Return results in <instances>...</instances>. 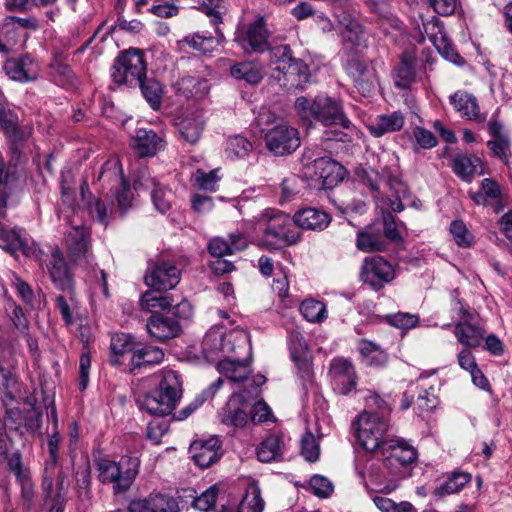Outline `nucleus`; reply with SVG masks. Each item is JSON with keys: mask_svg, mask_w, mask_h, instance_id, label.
Listing matches in <instances>:
<instances>
[{"mask_svg": "<svg viewBox=\"0 0 512 512\" xmlns=\"http://www.w3.org/2000/svg\"><path fill=\"white\" fill-rule=\"evenodd\" d=\"M294 109L304 121L316 120L325 126L339 125L343 128H349L351 124L341 103L324 94L317 95L314 99L300 96L295 100Z\"/></svg>", "mask_w": 512, "mask_h": 512, "instance_id": "obj_1", "label": "nucleus"}, {"mask_svg": "<svg viewBox=\"0 0 512 512\" xmlns=\"http://www.w3.org/2000/svg\"><path fill=\"white\" fill-rule=\"evenodd\" d=\"M260 223L264 225L260 246L275 250L298 242L300 232L296 228L294 218L275 210L266 209L262 212Z\"/></svg>", "mask_w": 512, "mask_h": 512, "instance_id": "obj_2", "label": "nucleus"}, {"mask_svg": "<svg viewBox=\"0 0 512 512\" xmlns=\"http://www.w3.org/2000/svg\"><path fill=\"white\" fill-rule=\"evenodd\" d=\"M277 116L269 109H261L257 116L258 126L265 130L271 124L272 128L267 129L264 140L267 149L276 156H284L293 153L301 144L299 132L284 122L277 123Z\"/></svg>", "mask_w": 512, "mask_h": 512, "instance_id": "obj_3", "label": "nucleus"}, {"mask_svg": "<svg viewBox=\"0 0 512 512\" xmlns=\"http://www.w3.org/2000/svg\"><path fill=\"white\" fill-rule=\"evenodd\" d=\"M182 394V381L180 375L170 369L163 370L159 387L139 402L141 409L151 415L165 416L176 407Z\"/></svg>", "mask_w": 512, "mask_h": 512, "instance_id": "obj_4", "label": "nucleus"}, {"mask_svg": "<svg viewBox=\"0 0 512 512\" xmlns=\"http://www.w3.org/2000/svg\"><path fill=\"white\" fill-rule=\"evenodd\" d=\"M355 436L360 446L369 452L386 449L390 441L389 423L385 416L377 412H363L353 423Z\"/></svg>", "mask_w": 512, "mask_h": 512, "instance_id": "obj_5", "label": "nucleus"}, {"mask_svg": "<svg viewBox=\"0 0 512 512\" xmlns=\"http://www.w3.org/2000/svg\"><path fill=\"white\" fill-rule=\"evenodd\" d=\"M139 465L140 461L135 456H122L119 462L100 459L96 463L98 479L104 484L112 483L116 494L125 492L134 482Z\"/></svg>", "mask_w": 512, "mask_h": 512, "instance_id": "obj_6", "label": "nucleus"}, {"mask_svg": "<svg viewBox=\"0 0 512 512\" xmlns=\"http://www.w3.org/2000/svg\"><path fill=\"white\" fill-rule=\"evenodd\" d=\"M146 63L141 51L122 52L115 60L111 77L116 84L136 86L146 76Z\"/></svg>", "mask_w": 512, "mask_h": 512, "instance_id": "obj_7", "label": "nucleus"}, {"mask_svg": "<svg viewBox=\"0 0 512 512\" xmlns=\"http://www.w3.org/2000/svg\"><path fill=\"white\" fill-rule=\"evenodd\" d=\"M24 178L18 168L4 166V158L0 153V213L5 215V209L16 206L24 190Z\"/></svg>", "mask_w": 512, "mask_h": 512, "instance_id": "obj_8", "label": "nucleus"}, {"mask_svg": "<svg viewBox=\"0 0 512 512\" xmlns=\"http://www.w3.org/2000/svg\"><path fill=\"white\" fill-rule=\"evenodd\" d=\"M60 445V436L54 431L48 438L47 446L49 458L45 462L42 487L48 497H51L54 491L61 492L64 489V474L58 466V451Z\"/></svg>", "mask_w": 512, "mask_h": 512, "instance_id": "obj_9", "label": "nucleus"}, {"mask_svg": "<svg viewBox=\"0 0 512 512\" xmlns=\"http://www.w3.org/2000/svg\"><path fill=\"white\" fill-rule=\"evenodd\" d=\"M234 333H226L222 326L212 327L202 341V353L210 362H219L234 352Z\"/></svg>", "mask_w": 512, "mask_h": 512, "instance_id": "obj_10", "label": "nucleus"}, {"mask_svg": "<svg viewBox=\"0 0 512 512\" xmlns=\"http://www.w3.org/2000/svg\"><path fill=\"white\" fill-rule=\"evenodd\" d=\"M395 278L394 266L383 257H367L363 260L360 269V279L373 290L382 289L385 284Z\"/></svg>", "mask_w": 512, "mask_h": 512, "instance_id": "obj_11", "label": "nucleus"}, {"mask_svg": "<svg viewBox=\"0 0 512 512\" xmlns=\"http://www.w3.org/2000/svg\"><path fill=\"white\" fill-rule=\"evenodd\" d=\"M23 408L9 407L6 410L7 418L14 425L15 428L24 427L28 431H36L42 424V411L37 405L35 395H28L23 397L20 402Z\"/></svg>", "mask_w": 512, "mask_h": 512, "instance_id": "obj_12", "label": "nucleus"}, {"mask_svg": "<svg viewBox=\"0 0 512 512\" xmlns=\"http://www.w3.org/2000/svg\"><path fill=\"white\" fill-rule=\"evenodd\" d=\"M382 454L386 455L385 466L392 469L393 476L398 479L404 475L402 469L417 458L415 448L405 440L400 439H390L386 449L382 450Z\"/></svg>", "mask_w": 512, "mask_h": 512, "instance_id": "obj_13", "label": "nucleus"}, {"mask_svg": "<svg viewBox=\"0 0 512 512\" xmlns=\"http://www.w3.org/2000/svg\"><path fill=\"white\" fill-rule=\"evenodd\" d=\"M181 279L179 268L168 261H158L146 271L144 281L147 286L157 291L171 290Z\"/></svg>", "mask_w": 512, "mask_h": 512, "instance_id": "obj_14", "label": "nucleus"}, {"mask_svg": "<svg viewBox=\"0 0 512 512\" xmlns=\"http://www.w3.org/2000/svg\"><path fill=\"white\" fill-rule=\"evenodd\" d=\"M423 37L427 36L436 50L448 61L460 64L462 58L457 54L451 41L444 32L441 21L433 16L430 20L423 22Z\"/></svg>", "mask_w": 512, "mask_h": 512, "instance_id": "obj_15", "label": "nucleus"}, {"mask_svg": "<svg viewBox=\"0 0 512 512\" xmlns=\"http://www.w3.org/2000/svg\"><path fill=\"white\" fill-rule=\"evenodd\" d=\"M455 310L460 316L454 330L458 342L468 348L478 347L484 339L485 331L473 322L472 315L463 303L457 301Z\"/></svg>", "mask_w": 512, "mask_h": 512, "instance_id": "obj_16", "label": "nucleus"}, {"mask_svg": "<svg viewBox=\"0 0 512 512\" xmlns=\"http://www.w3.org/2000/svg\"><path fill=\"white\" fill-rule=\"evenodd\" d=\"M330 376L333 389L341 395H348L356 388L357 374L355 367L351 361L345 358L332 360Z\"/></svg>", "mask_w": 512, "mask_h": 512, "instance_id": "obj_17", "label": "nucleus"}, {"mask_svg": "<svg viewBox=\"0 0 512 512\" xmlns=\"http://www.w3.org/2000/svg\"><path fill=\"white\" fill-rule=\"evenodd\" d=\"M128 512H180V508L173 496L151 493L144 498L130 501Z\"/></svg>", "mask_w": 512, "mask_h": 512, "instance_id": "obj_18", "label": "nucleus"}, {"mask_svg": "<svg viewBox=\"0 0 512 512\" xmlns=\"http://www.w3.org/2000/svg\"><path fill=\"white\" fill-rule=\"evenodd\" d=\"M65 243L73 262L81 264L89 258L90 233L83 225L73 224L66 232Z\"/></svg>", "mask_w": 512, "mask_h": 512, "instance_id": "obj_19", "label": "nucleus"}, {"mask_svg": "<svg viewBox=\"0 0 512 512\" xmlns=\"http://www.w3.org/2000/svg\"><path fill=\"white\" fill-rule=\"evenodd\" d=\"M247 401L248 399L244 393L232 394L219 412L220 422L228 427L244 428L250 419L243 408Z\"/></svg>", "mask_w": 512, "mask_h": 512, "instance_id": "obj_20", "label": "nucleus"}, {"mask_svg": "<svg viewBox=\"0 0 512 512\" xmlns=\"http://www.w3.org/2000/svg\"><path fill=\"white\" fill-rule=\"evenodd\" d=\"M305 158L312 161L314 175L321 180L323 186L331 187L342 180L343 168L331 158L326 156L313 158L310 150L305 152Z\"/></svg>", "mask_w": 512, "mask_h": 512, "instance_id": "obj_21", "label": "nucleus"}, {"mask_svg": "<svg viewBox=\"0 0 512 512\" xmlns=\"http://www.w3.org/2000/svg\"><path fill=\"white\" fill-rule=\"evenodd\" d=\"M4 71L11 80L24 83L37 79L39 66L29 55H24L8 59L4 64Z\"/></svg>", "mask_w": 512, "mask_h": 512, "instance_id": "obj_22", "label": "nucleus"}, {"mask_svg": "<svg viewBox=\"0 0 512 512\" xmlns=\"http://www.w3.org/2000/svg\"><path fill=\"white\" fill-rule=\"evenodd\" d=\"M47 270L54 285L62 291L72 289V276L63 253L59 248L52 249L47 262Z\"/></svg>", "mask_w": 512, "mask_h": 512, "instance_id": "obj_23", "label": "nucleus"}, {"mask_svg": "<svg viewBox=\"0 0 512 512\" xmlns=\"http://www.w3.org/2000/svg\"><path fill=\"white\" fill-rule=\"evenodd\" d=\"M221 444L217 437H211L207 440L194 441L190 446V453L197 466L208 468L220 457Z\"/></svg>", "mask_w": 512, "mask_h": 512, "instance_id": "obj_24", "label": "nucleus"}, {"mask_svg": "<svg viewBox=\"0 0 512 512\" xmlns=\"http://www.w3.org/2000/svg\"><path fill=\"white\" fill-rule=\"evenodd\" d=\"M28 35L16 28L14 17L8 16L0 23V53L8 54L21 48Z\"/></svg>", "mask_w": 512, "mask_h": 512, "instance_id": "obj_25", "label": "nucleus"}, {"mask_svg": "<svg viewBox=\"0 0 512 512\" xmlns=\"http://www.w3.org/2000/svg\"><path fill=\"white\" fill-rule=\"evenodd\" d=\"M135 185L151 190L153 205L160 213L165 214L171 208L174 198L172 191L161 186L154 178L143 174L135 181Z\"/></svg>", "mask_w": 512, "mask_h": 512, "instance_id": "obj_26", "label": "nucleus"}, {"mask_svg": "<svg viewBox=\"0 0 512 512\" xmlns=\"http://www.w3.org/2000/svg\"><path fill=\"white\" fill-rule=\"evenodd\" d=\"M346 69L359 90L370 92L371 88L374 87L376 83L375 72L364 59L360 57L351 58Z\"/></svg>", "mask_w": 512, "mask_h": 512, "instance_id": "obj_27", "label": "nucleus"}, {"mask_svg": "<svg viewBox=\"0 0 512 512\" xmlns=\"http://www.w3.org/2000/svg\"><path fill=\"white\" fill-rule=\"evenodd\" d=\"M146 328L149 335L158 341H166L177 337L181 331L178 320L160 314L152 315L146 324Z\"/></svg>", "mask_w": 512, "mask_h": 512, "instance_id": "obj_28", "label": "nucleus"}, {"mask_svg": "<svg viewBox=\"0 0 512 512\" xmlns=\"http://www.w3.org/2000/svg\"><path fill=\"white\" fill-rule=\"evenodd\" d=\"M0 126L9 142H23L32 133L30 126L20 127L17 114L10 109H6L2 104H0Z\"/></svg>", "mask_w": 512, "mask_h": 512, "instance_id": "obj_29", "label": "nucleus"}, {"mask_svg": "<svg viewBox=\"0 0 512 512\" xmlns=\"http://www.w3.org/2000/svg\"><path fill=\"white\" fill-rule=\"evenodd\" d=\"M453 172L463 181L471 182L476 175L483 174V163L476 155L458 154L452 161Z\"/></svg>", "mask_w": 512, "mask_h": 512, "instance_id": "obj_30", "label": "nucleus"}, {"mask_svg": "<svg viewBox=\"0 0 512 512\" xmlns=\"http://www.w3.org/2000/svg\"><path fill=\"white\" fill-rule=\"evenodd\" d=\"M112 172L114 181L120 186V190L116 192L115 197L119 208L124 212L132 203V191L129 187V183L125 180L118 161H109L103 167L100 178L107 172Z\"/></svg>", "mask_w": 512, "mask_h": 512, "instance_id": "obj_31", "label": "nucleus"}, {"mask_svg": "<svg viewBox=\"0 0 512 512\" xmlns=\"http://www.w3.org/2000/svg\"><path fill=\"white\" fill-rule=\"evenodd\" d=\"M131 146L140 157L152 156L162 147V139L152 130L138 129Z\"/></svg>", "mask_w": 512, "mask_h": 512, "instance_id": "obj_32", "label": "nucleus"}, {"mask_svg": "<svg viewBox=\"0 0 512 512\" xmlns=\"http://www.w3.org/2000/svg\"><path fill=\"white\" fill-rule=\"evenodd\" d=\"M204 114L200 110H194L186 113L179 123V132L189 143H196L204 130Z\"/></svg>", "mask_w": 512, "mask_h": 512, "instance_id": "obj_33", "label": "nucleus"}, {"mask_svg": "<svg viewBox=\"0 0 512 512\" xmlns=\"http://www.w3.org/2000/svg\"><path fill=\"white\" fill-rule=\"evenodd\" d=\"M293 218L296 228L300 227L308 230H323L331 221L329 214L315 208L302 209Z\"/></svg>", "mask_w": 512, "mask_h": 512, "instance_id": "obj_34", "label": "nucleus"}, {"mask_svg": "<svg viewBox=\"0 0 512 512\" xmlns=\"http://www.w3.org/2000/svg\"><path fill=\"white\" fill-rule=\"evenodd\" d=\"M216 36H206L201 33H193L185 36L179 43L203 54H211L215 51L224 39V35L216 28Z\"/></svg>", "mask_w": 512, "mask_h": 512, "instance_id": "obj_35", "label": "nucleus"}, {"mask_svg": "<svg viewBox=\"0 0 512 512\" xmlns=\"http://www.w3.org/2000/svg\"><path fill=\"white\" fill-rule=\"evenodd\" d=\"M175 92L185 98L200 99L208 91V83L205 79L193 76H184L173 83Z\"/></svg>", "mask_w": 512, "mask_h": 512, "instance_id": "obj_36", "label": "nucleus"}, {"mask_svg": "<svg viewBox=\"0 0 512 512\" xmlns=\"http://www.w3.org/2000/svg\"><path fill=\"white\" fill-rule=\"evenodd\" d=\"M450 100L461 116L477 122L484 121L485 118L480 114L477 99L473 95L466 92H456L450 97Z\"/></svg>", "mask_w": 512, "mask_h": 512, "instance_id": "obj_37", "label": "nucleus"}, {"mask_svg": "<svg viewBox=\"0 0 512 512\" xmlns=\"http://www.w3.org/2000/svg\"><path fill=\"white\" fill-rule=\"evenodd\" d=\"M404 125V117L399 112L379 115L368 125L369 132L375 137L399 131Z\"/></svg>", "mask_w": 512, "mask_h": 512, "instance_id": "obj_38", "label": "nucleus"}, {"mask_svg": "<svg viewBox=\"0 0 512 512\" xmlns=\"http://www.w3.org/2000/svg\"><path fill=\"white\" fill-rule=\"evenodd\" d=\"M0 247L14 254L17 251L26 253L29 248L28 240L22 236L20 228L7 229L0 223Z\"/></svg>", "mask_w": 512, "mask_h": 512, "instance_id": "obj_39", "label": "nucleus"}, {"mask_svg": "<svg viewBox=\"0 0 512 512\" xmlns=\"http://www.w3.org/2000/svg\"><path fill=\"white\" fill-rule=\"evenodd\" d=\"M268 31L263 17L257 18L246 31L244 42H247L254 52H263L268 46Z\"/></svg>", "mask_w": 512, "mask_h": 512, "instance_id": "obj_40", "label": "nucleus"}, {"mask_svg": "<svg viewBox=\"0 0 512 512\" xmlns=\"http://www.w3.org/2000/svg\"><path fill=\"white\" fill-rule=\"evenodd\" d=\"M257 458L261 462L277 461L283 454V442L277 435L265 438L256 449Z\"/></svg>", "mask_w": 512, "mask_h": 512, "instance_id": "obj_41", "label": "nucleus"}, {"mask_svg": "<svg viewBox=\"0 0 512 512\" xmlns=\"http://www.w3.org/2000/svg\"><path fill=\"white\" fill-rule=\"evenodd\" d=\"M11 475L14 476L21 489V501L25 509H30L34 500V483L32 481L30 469L25 465L20 470H16Z\"/></svg>", "mask_w": 512, "mask_h": 512, "instance_id": "obj_42", "label": "nucleus"}, {"mask_svg": "<svg viewBox=\"0 0 512 512\" xmlns=\"http://www.w3.org/2000/svg\"><path fill=\"white\" fill-rule=\"evenodd\" d=\"M218 371L231 381L239 382L248 375V362L245 360H232L229 357L217 362Z\"/></svg>", "mask_w": 512, "mask_h": 512, "instance_id": "obj_43", "label": "nucleus"}, {"mask_svg": "<svg viewBox=\"0 0 512 512\" xmlns=\"http://www.w3.org/2000/svg\"><path fill=\"white\" fill-rule=\"evenodd\" d=\"M363 362L368 366H382L388 360L387 353L379 345L368 340H361L358 346Z\"/></svg>", "mask_w": 512, "mask_h": 512, "instance_id": "obj_44", "label": "nucleus"}, {"mask_svg": "<svg viewBox=\"0 0 512 512\" xmlns=\"http://www.w3.org/2000/svg\"><path fill=\"white\" fill-rule=\"evenodd\" d=\"M164 359V352L157 347H144L133 351L131 357L132 370L145 365L159 364Z\"/></svg>", "mask_w": 512, "mask_h": 512, "instance_id": "obj_45", "label": "nucleus"}, {"mask_svg": "<svg viewBox=\"0 0 512 512\" xmlns=\"http://www.w3.org/2000/svg\"><path fill=\"white\" fill-rule=\"evenodd\" d=\"M142 92V95L149 103L152 109L157 110L160 108L163 96V87L159 81L153 78H146V76L137 84Z\"/></svg>", "mask_w": 512, "mask_h": 512, "instance_id": "obj_46", "label": "nucleus"}, {"mask_svg": "<svg viewBox=\"0 0 512 512\" xmlns=\"http://www.w3.org/2000/svg\"><path fill=\"white\" fill-rule=\"evenodd\" d=\"M415 78V69L412 61L407 57H403L393 72L395 86L400 89H409L415 82Z\"/></svg>", "mask_w": 512, "mask_h": 512, "instance_id": "obj_47", "label": "nucleus"}, {"mask_svg": "<svg viewBox=\"0 0 512 512\" xmlns=\"http://www.w3.org/2000/svg\"><path fill=\"white\" fill-rule=\"evenodd\" d=\"M470 480L471 476L468 473L453 472L444 483L435 488L434 494L437 496H444L458 493L470 482Z\"/></svg>", "mask_w": 512, "mask_h": 512, "instance_id": "obj_48", "label": "nucleus"}, {"mask_svg": "<svg viewBox=\"0 0 512 512\" xmlns=\"http://www.w3.org/2000/svg\"><path fill=\"white\" fill-rule=\"evenodd\" d=\"M231 76L235 79L244 80L249 84H257L263 75L261 68L253 62L237 63L231 67Z\"/></svg>", "mask_w": 512, "mask_h": 512, "instance_id": "obj_49", "label": "nucleus"}, {"mask_svg": "<svg viewBox=\"0 0 512 512\" xmlns=\"http://www.w3.org/2000/svg\"><path fill=\"white\" fill-rule=\"evenodd\" d=\"M253 150V144L245 137L235 135L226 141L225 153L231 160L243 159Z\"/></svg>", "mask_w": 512, "mask_h": 512, "instance_id": "obj_50", "label": "nucleus"}, {"mask_svg": "<svg viewBox=\"0 0 512 512\" xmlns=\"http://www.w3.org/2000/svg\"><path fill=\"white\" fill-rule=\"evenodd\" d=\"M157 290H148L141 295L140 307L144 311L153 312L156 309L165 310L172 306V298L157 293Z\"/></svg>", "mask_w": 512, "mask_h": 512, "instance_id": "obj_51", "label": "nucleus"}, {"mask_svg": "<svg viewBox=\"0 0 512 512\" xmlns=\"http://www.w3.org/2000/svg\"><path fill=\"white\" fill-rule=\"evenodd\" d=\"M302 316L309 322L321 323L327 318L326 306L315 299H305L300 305Z\"/></svg>", "mask_w": 512, "mask_h": 512, "instance_id": "obj_52", "label": "nucleus"}, {"mask_svg": "<svg viewBox=\"0 0 512 512\" xmlns=\"http://www.w3.org/2000/svg\"><path fill=\"white\" fill-rule=\"evenodd\" d=\"M294 57L287 45H279L269 50L270 65L280 73L285 74Z\"/></svg>", "mask_w": 512, "mask_h": 512, "instance_id": "obj_53", "label": "nucleus"}, {"mask_svg": "<svg viewBox=\"0 0 512 512\" xmlns=\"http://www.w3.org/2000/svg\"><path fill=\"white\" fill-rule=\"evenodd\" d=\"M338 24L341 27V35L345 41L352 44L359 43L363 29L357 20L345 14L338 20Z\"/></svg>", "mask_w": 512, "mask_h": 512, "instance_id": "obj_54", "label": "nucleus"}, {"mask_svg": "<svg viewBox=\"0 0 512 512\" xmlns=\"http://www.w3.org/2000/svg\"><path fill=\"white\" fill-rule=\"evenodd\" d=\"M264 501L257 486L251 485L238 505L237 512H262Z\"/></svg>", "mask_w": 512, "mask_h": 512, "instance_id": "obj_55", "label": "nucleus"}, {"mask_svg": "<svg viewBox=\"0 0 512 512\" xmlns=\"http://www.w3.org/2000/svg\"><path fill=\"white\" fill-rule=\"evenodd\" d=\"M356 246L364 252H372L382 250L384 242L379 232L363 231L357 235Z\"/></svg>", "mask_w": 512, "mask_h": 512, "instance_id": "obj_56", "label": "nucleus"}, {"mask_svg": "<svg viewBox=\"0 0 512 512\" xmlns=\"http://www.w3.org/2000/svg\"><path fill=\"white\" fill-rule=\"evenodd\" d=\"M110 348L112 352V356L110 358L111 363L113 365L120 364L119 356L133 350L131 336L124 333L115 334L111 338Z\"/></svg>", "mask_w": 512, "mask_h": 512, "instance_id": "obj_57", "label": "nucleus"}, {"mask_svg": "<svg viewBox=\"0 0 512 512\" xmlns=\"http://www.w3.org/2000/svg\"><path fill=\"white\" fill-rule=\"evenodd\" d=\"M0 374L2 377L1 385L5 390L6 397L11 401L21 400L23 397L21 396L17 377L13 373L5 371L2 367H0Z\"/></svg>", "mask_w": 512, "mask_h": 512, "instance_id": "obj_58", "label": "nucleus"}, {"mask_svg": "<svg viewBox=\"0 0 512 512\" xmlns=\"http://www.w3.org/2000/svg\"><path fill=\"white\" fill-rule=\"evenodd\" d=\"M365 3L368 5L370 10L376 14H378L380 17H382L384 20H386L393 28L400 29L401 28V22L392 16L388 0H364Z\"/></svg>", "mask_w": 512, "mask_h": 512, "instance_id": "obj_59", "label": "nucleus"}, {"mask_svg": "<svg viewBox=\"0 0 512 512\" xmlns=\"http://www.w3.org/2000/svg\"><path fill=\"white\" fill-rule=\"evenodd\" d=\"M374 504L381 512H413L414 507L408 501L399 503L394 502L392 499L376 496L373 499Z\"/></svg>", "mask_w": 512, "mask_h": 512, "instance_id": "obj_60", "label": "nucleus"}, {"mask_svg": "<svg viewBox=\"0 0 512 512\" xmlns=\"http://www.w3.org/2000/svg\"><path fill=\"white\" fill-rule=\"evenodd\" d=\"M301 454L309 462H315L319 459V443L311 432L305 433L304 436L302 437Z\"/></svg>", "mask_w": 512, "mask_h": 512, "instance_id": "obj_61", "label": "nucleus"}, {"mask_svg": "<svg viewBox=\"0 0 512 512\" xmlns=\"http://www.w3.org/2000/svg\"><path fill=\"white\" fill-rule=\"evenodd\" d=\"M487 146L493 155L508 165L511 156L510 139L508 137L494 138L487 142Z\"/></svg>", "mask_w": 512, "mask_h": 512, "instance_id": "obj_62", "label": "nucleus"}, {"mask_svg": "<svg viewBox=\"0 0 512 512\" xmlns=\"http://www.w3.org/2000/svg\"><path fill=\"white\" fill-rule=\"evenodd\" d=\"M217 495L218 488L216 485H213L194 499L193 507L199 511L208 512L214 508Z\"/></svg>", "mask_w": 512, "mask_h": 512, "instance_id": "obj_63", "label": "nucleus"}, {"mask_svg": "<svg viewBox=\"0 0 512 512\" xmlns=\"http://www.w3.org/2000/svg\"><path fill=\"white\" fill-rule=\"evenodd\" d=\"M201 9L208 17L211 18V23L217 25L222 22V2L223 0H195Z\"/></svg>", "mask_w": 512, "mask_h": 512, "instance_id": "obj_64", "label": "nucleus"}]
</instances>
